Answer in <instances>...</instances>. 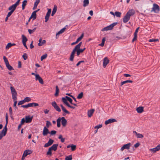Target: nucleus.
<instances>
[{
	"label": "nucleus",
	"mask_w": 160,
	"mask_h": 160,
	"mask_svg": "<svg viewBox=\"0 0 160 160\" xmlns=\"http://www.w3.org/2000/svg\"><path fill=\"white\" fill-rule=\"evenodd\" d=\"M31 105L32 104H30L29 103H28L27 105H22L21 107L27 108L28 107H30V106H31Z\"/></svg>",
	"instance_id": "37998d69"
},
{
	"label": "nucleus",
	"mask_w": 160,
	"mask_h": 160,
	"mask_svg": "<svg viewBox=\"0 0 160 160\" xmlns=\"http://www.w3.org/2000/svg\"><path fill=\"white\" fill-rule=\"evenodd\" d=\"M46 42V40H42V42L41 43H38V45L39 46H42Z\"/></svg>",
	"instance_id": "49530a36"
},
{
	"label": "nucleus",
	"mask_w": 160,
	"mask_h": 160,
	"mask_svg": "<svg viewBox=\"0 0 160 160\" xmlns=\"http://www.w3.org/2000/svg\"><path fill=\"white\" fill-rule=\"evenodd\" d=\"M52 105L54 108V109L57 111L60 112L61 110L59 107L58 106L56 103L55 101L53 102H52Z\"/></svg>",
	"instance_id": "39448f33"
},
{
	"label": "nucleus",
	"mask_w": 160,
	"mask_h": 160,
	"mask_svg": "<svg viewBox=\"0 0 160 160\" xmlns=\"http://www.w3.org/2000/svg\"><path fill=\"white\" fill-rule=\"evenodd\" d=\"M116 121V120L115 119L112 118L108 119L107 120H106L105 122V124L107 125L109 123L113 122Z\"/></svg>",
	"instance_id": "2eb2a0df"
},
{
	"label": "nucleus",
	"mask_w": 160,
	"mask_h": 160,
	"mask_svg": "<svg viewBox=\"0 0 160 160\" xmlns=\"http://www.w3.org/2000/svg\"><path fill=\"white\" fill-rule=\"evenodd\" d=\"M160 149V144L158 145L155 148L151 149L150 151L153 152V153L155 152L156 151H158Z\"/></svg>",
	"instance_id": "4468645a"
},
{
	"label": "nucleus",
	"mask_w": 160,
	"mask_h": 160,
	"mask_svg": "<svg viewBox=\"0 0 160 160\" xmlns=\"http://www.w3.org/2000/svg\"><path fill=\"white\" fill-rule=\"evenodd\" d=\"M59 89L58 87L56 86V92L54 94L55 96H57L58 95Z\"/></svg>",
	"instance_id": "2f4dec72"
},
{
	"label": "nucleus",
	"mask_w": 160,
	"mask_h": 160,
	"mask_svg": "<svg viewBox=\"0 0 160 160\" xmlns=\"http://www.w3.org/2000/svg\"><path fill=\"white\" fill-rule=\"evenodd\" d=\"M77 47L76 45L75 48L73 50L72 52H71V54L74 55L75 52H77L78 50L77 49Z\"/></svg>",
	"instance_id": "e433bc0d"
},
{
	"label": "nucleus",
	"mask_w": 160,
	"mask_h": 160,
	"mask_svg": "<svg viewBox=\"0 0 160 160\" xmlns=\"http://www.w3.org/2000/svg\"><path fill=\"white\" fill-rule=\"evenodd\" d=\"M109 61L108 58L105 57L103 59V65L104 68H105L107 65L109 63Z\"/></svg>",
	"instance_id": "6e6552de"
},
{
	"label": "nucleus",
	"mask_w": 160,
	"mask_h": 160,
	"mask_svg": "<svg viewBox=\"0 0 160 160\" xmlns=\"http://www.w3.org/2000/svg\"><path fill=\"white\" fill-rule=\"evenodd\" d=\"M23 100L24 101V102H30L31 100V99L29 97H26Z\"/></svg>",
	"instance_id": "a19ab883"
},
{
	"label": "nucleus",
	"mask_w": 160,
	"mask_h": 160,
	"mask_svg": "<svg viewBox=\"0 0 160 160\" xmlns=\"http://www.w3.org/2000/svg\"><path fill=\"white\" fill-rule=\"evenodd\" d=\"M17 93H13L12 94V98L13 99V100H17Z\"/></svg>",
	"instance_id": "c9c22d12"
},
{
	"label": "nucleus",
	"mask_w": 160,
	"mask_h": 160,
	"mask_svg": "<svg viewBox=\"0 0 160 160\" xmlns=\"http://www.w3.org/2000/svg\"><path fill=\"white\" fill-rule=\"evenodd\" d=\"M160 10V8L159 6L155 3H154L153 5V7L152 8L151 11V12H154L155 13H158Z\"/></svg>",
	"instance_id": "7ed1b4c3"
},
{
	"label": "nucleus",
	"mask_w": 160,
	"mask_h": 160,
	"mask_svg": "<svg viewBox=\"0 0 160 160\" xmlns=\"http://www.w3.org/2000/svg\"><path fill=\"white\" fill-rule=\"evenodd\" d=\"M35 80L37 81L38 80L39 78L40 77V75L39 74L35 75Z\"/></svg>",
	"instance_id": "052dcab7"
},
{
	"label": "nucleus",
	"mask_w": 160,
	"mask_h": 160,
	"mask_svg": "<svg viewBox=\"0 0 160 160\" xmlns=\"http://www.w3.org/2000/svg\"><path fill=\"white\" fill-rule=\"evenodd\" d=\"M22 43L26 42L28 41V39L24 35H22Z\"/></svg>",
	"instance_id": "a878e982"
},
{
	"label": "nucleus",
	"mask_w": 160,
	"mask_h": 160,
	"mask_svg": "<svg viewBox=\"0 0 160 160\" xmlns=\"http://www.w3.org/2000/svg\"><path fill=\"white\" fill-rule=\"evenodd\" d=\"M10 89L11 90V93H12V94L13 93H17L15 89L13 87L11 86L10 87Z\"/></svg>",
	"instance_id": "473e14b6"
},
{
	"label": "nucleus",
	"mask_w": 160,
	"mask_h": 160,
	"mask_svg": "<svg viewBox=\"0 0 160 160\" xmlns=\"http://www.w3.org/2000/svg\"><path fill=\"white\" fill-rule=\"evenodd\" d=\"M131 145V144L130 143H129L127 144H124L121 147L120 150L121 151H123L124 149H128L130 148Z\"/></svg>",
	"instance_id": "0eeeda50"
},
{
	"label": "nucleus",
	"mask_w": 160,
	"mask_h": 160,
	"mask_svg": "<svg viewBox=\"0 0 160 160\" xmlns=\"http://www.w3.org/2000/svg\"><path fill=\"white\" fill-rule=\"evenodd\" d=\"M5 132L3 130H2L0 132V135H2L3 137L4 136L7 134L6 132L5 133Z\"/></svg>",
	"instance_id": "09e8293b"
},
{
	"label": "nucleus",
	"mask_w": 160,
	"mask_h": 160,
	"mask_svg": "<svg viewBox=\"0 0 160 160\" xmlns=\"http://www.w3.org/2000/svg\"><path fill=\"white\" fill-rule=\"evenodd\" d=\"M6 65L8 69L9 70H14L13 68H12V66H11L10 64H9V62L8 63L6 64Z\"/></svg>",
	"instance_id": "cd10ccee"
},
{
	"label": "nucleus",
	"mask_w": 160,
	"mask_h": 160,
	"mask_svg": "<svg viewBox=\"0 0 160 160\" xmlns=\"http://www.w3.org/2000/svg\"><path fill=\"white\" fill-rule=\"evenodd\" d=\"M5 119H6V124L5 126L3 129L2 130H3L5 132V133H6V132H7V125L8 123V115L7 113H6V114Z\"/></svg>",
	"instance_id": "9d476101"
},
{
	"label": "nucleus",
	"mask_w": 160,
	"mask_h": 160,
	"mask_svg": "<svg viewBox=\"0 0 160 160\" xmlns=\"http://www.w3.org/2000/svg\"><path fill=\"white\" fill-rule=\"evenodd\" d=\"M13 12L12 11H10L8 13V14L7 16L8 17H9L11 15V14H12Z\"/></svg>",
	"instance_id": "338daca9"
},
{
	"label": "nucleus",
	"mask_w": 160,
	"mask_h": 160,
	"mask_svg": "<svg viewBox=\"0 0 160 160\" xmlns=\"http://www.w3.org/2000/svg\"><path fill=\"white\" fill-rule=\"evenodd\" d=\"M105 40H106L105 38V37L103 38L102 40V42L101 43L99 44V45L100 46H101V47H103L104 44L105 42Z\"/></svg>",
	"instance_id": "72a5a7b5"
},
{
	"label": "nucleus",
	"mask_w": 160,
	"mask_h": 160,
	"mask_svg": "<svg viewBox=\"0 0 160 160\" xmlns=\"http://www.w3.org/2000/svg\"><path fill=\"white\" fill-rule=\"evenodd\" d=\"M32 153V151L30 150H25L23 152V154L25 156H27L28 155L31 154Z\"/></svg>",
	"instance_id": "f3484780"
},
{
	"label": "nucleus",
	"mask_w": 160,
	"mask_h": 160,
	"mask_svg": "<svg viewBox=\"0 0 160 160\" xmlns=\"http://www.w3.org/2000/svg\"><path fill=\"white\" fill-rule=\"evenodd\" d=\"M36 13V11H33L31 14V16L32 17L33 20H34L37 17Z\"/></svg>",
	"instance_id": "c756f323"
},
{
	"label": "nucleus",
	"mask_w": 160,
	"mask_h": 160,
	"mask_svg": "<svg viewBox=\"0 0 160 160\" xmlns=\"http://www.w3.org/2000/svg\"><path fill=\"white\" fill-rule=\"evenodd\" d=\"M57 10V6L55 5L54 6L52 10V13L51 15L53 16Z\"/></svg>",
	"instance_id": "412c9836"
},
{
	"label": "nucleus",
	"mask_w": 160,
	"mask_h": 160,
	"mask_svg": "<svg viewBox=\"0 0 160 160\" xmlns=\"http://www.w3.org/2000/svg\"><path fill=\"white\" fill-rule=\"evenodd\" d=\"M121 13L119 12L116 11L115 12V15L116 17H121Z\"/></svg>",
	"instance_id": "58836bf2"
},
{
	"label": "nucleus",
	"mask_w": 160,
	"mask_h": 160,
	"mask_svg": "<svg viewBox=\"0 0 160 160\" xmlns=\"http://www.w3.org/2000/svg\"><path fill=\"white\" fill-rule=\"evenodd\" d=\"M102 124H99V125H97L94 128H97L98 129L99 128H100L102 127Z\"/></svg>",
	"instance_id": "e2e57ef3"
},
{
	"label": "nucleus",
	"mask_w": 160,
	"mask_h": 160,
	"mask_svg": "<svg viewBox=\"0 0 160 160\" xmlns=\"http://www.w3.org/2000/svg\"><path fill=\"white\" fill-rule=\"evenodd\" d=\"M82 44V42H80L76 45L77 47V56H78L80 54V53H82L86 49V48H84L83 49H80V48Z\"/></svg>",
	"instance_id": "f03ea898"
},
{
	"label": "nucleus",
	"mask_w": 160,
	"mask_h": 160,
	"mask_svg": "<svg viewBox=\"0 0 160 160\" xmlns=\"http://www.w3.org/2000/svg\"><path fill=\"white\" fill-rule=\"evenodd\" d=\"M24 103V101L23 100L20 101L18 103V105H22Z\"/></svg>",
	"instance_id": "bf43d9fd"
},
{
	"label": "nucleus",
	"mask_w": 160,
	"mask_h": 160,
	"mask_svg": "<svg viewBox=\"0 0 160 160\" xmlns=\"http://www.w3.org/2000/svg\"><path fill=\"white\" fill-rule=\"evenodd\" d=\"M61 118H59L57 120V126L58 128H60L61 126Z\"/></svg>",
	"instance_id": "b1692460"
},
{
	"label": "nucleus",
	"mask_w": 160,
	"mask_h": 160,
	"mask_svg": "<svg viewBox=\"0 0 160 160\" xmlns=\"http://www.w3.org/2000/svg\"><path fill=\"white\" fill-rule=\"evenodd\" d=\"M140 145V143L138 142L134 145V147L135 148H137Z\"/></svg>",
	"instance_id": "0e129e2a"
},
{
	"label": "nucleus",
	"mask_w": 160,
	"mask_h": 160,
	"mask_svg": "<svg viewBox=\"0 0 160 160\" xmlns=\"http://www.w3.org/2000/svg\"><path fill=\"white\" fill-rule=\"evenodd\" d=\"M135 13V12L134 9H131L129 10L126 13L127 15L130 18L131 16H133Z\"/></svg>",
	"instance_id": "9b49d317"
},
{
	"label": "nucleus",
	"mask_w": 160,
	"mask_h": 160,
	"mask_svg": "<svg viewBox=\"0 0 160 160\" xmlns=\"http://www.w3.org/2000/svg\"><path fill=\"white\" fill-rule=\"evenodd\" d=\"M61 119L62 125L64 127H65L67 123V120L65 119L64 117H62L61 118Z\"/></svg>",
	"instance_id": "f8f14e48"
},
{
	"label": "nucleus",
	"mask_w": 160,
	"mask_h": 160,
	"mask_svg": "<svg viewBox=\"0 0 160 160\" xmlns=\"http://www.w3.org/2000/svg\"><path fill=\"white\" fill-rule=\"evenodd\" d=\"M33 116L30 117L29 115L26 116H25V122L26 123H30L31 122Z\"/></svg>",
	"instance_id": "423d86ee"
},
{
	"label": "nucleus",
	"mask_w": 160,
	"mask_h": 160,
	"mask_svg": "<svg viewBox=\"0 0 160 160\" xmlns=\"http://www.w3.org/2000/svg\"><path fill=\"white\" fill-rule=\"evenodd\" d=\"M15 45L16 44L15 43H11L10 42L8 43L6 47V49H8L11 47Z\"/></svg>",
	"instance_id": "5701e85b"
},
{
	"label": "nucleus",
	"mask_w": 160,
	"mask_h": 160,
	"mask_svg": "<svg viewBox=\"0 0 160 160\" xmlns=\"http://www.w3.org/2000/svg\"><path fill=\"white\" fill-rule=\"evenodd\" d=\"M137 112L138 113H141L143 111V108L142 107H139L136 109Z\"/></svg>",
	"instance_id": "6ab92c4d"
},
{
	"label": "nucleus",
	"mask_w": 160,
	"mask_h": 160,
	"mask_svg": "<svg viewBox=\"0 0 160 160\" xmlns=\"http://www.w3.org/2000/svg\"><path fill=\"white\" fill-rule=\"evenodd\" d=\"M51 125V123L50 122L48 121H46V126L47 128H48L49 126Z\"/></svg>",
	"instance_id": "603ef678"
},
{
	"label": "nucleus",
	"mask_w": 160,
	"mask_h": 160,
	"mask_svg": "<svg viewBox=\"0 0 160 160\" xmlns=\"http://www.w3.org/2000/svg\"><path fill=\"white\" fill-rule=\"evenodd\" d=\"M16 7H15L14 5H12L10 6L8 8V10H11V11H12L13 12L15 10Z\"/></svg>",
	"instance_id": "bb28decb"
},
{
	"label": "nucleus",
	"mask_w": 160,
	"mask_h": 160,
	"mask_svg": "<svg viewBox=\"0 0 160 160\" xmlns=\"http://www.w3.org/2000/svg\"><path fill=\"white\" fill-rule=\"evenodd\" d=\"M62 101L64 103H65L67 106L69 104L67 102L68 100L67 98H66V96L65 97H63L62 98Z\"/></svg>",
	"instance_id": "393cba45"
},
{
	"label": "nucleus",
	"mask_w": 160,
	"mask_h": 160,
	"mask_svg": "<svg viewBox=\"0 0 160 160\" xmlns=\"http://www.w3.org/2000/svg\"><path fill=\"white\" fill-rule=\"evenodd\" d=\"M159 39H150L149 40V42H157L158 41Z\"/></svg>",
	"instance_id": "13d9d810"
},
{
	"label": "nucleus",
	"mask_w": 160,
	"mask_h": 160,
	"mask_svg": "<svg viewBox=\"0 0 160 160\" xmlns=\"http://www.w3.org/2000/svg\"><path fill=\"white\" fill-rule=\"evenodd\" d=\"M130 17L126 14V15L123 18V21L124 23H126L130 20Z\"/></svg>",
	"instance_id": "ddd939ff"
},
{
	"label": "nucleus",
	"mask_w": 160,
	"mask_h": 160,
	"mask_svg": "<svg viewBox=\"0 0 160 160\" xmlns=\"http://www.w3.org/2000/svg\"><path fill=\"white\" fill-rule=\"evenodd\" d=\"M58 144H53L51 147H50L48 150V151L47 152V155H49L50 156L52 155V151L53 150L54 151H56L58 148Z\"/></svg>",
	"instance_id": "f257e3e1"
},
{
	"label": "nucleus",
	"mask_w": 160,
	"mask_h": 160,
	"mask_svg": "<svg viewBox=\"0 0 160 160\" xmlns=\"http://www.w3.org/2000/svg\"><path fill=\"white\" fill-rule=\"evenodd\" d=\"M48 133H50L48 129L46 127H44L43 131V136H46Z\"/></svg>",
	"instance_id": "dca6fc26"
},
{
	"label": "nucleus",
	"mask_w": 160,
	"mask_h": 160,
	"mask_svg": "<svg viewBox=\"0 0 160 160\" xmlns=\"http://www.w3.org/2000/svg\"><path fill=\"white\" fill-rule=\"evenodd\" d=\"M40 0H36L35 2L34 3V4L38 5V4L40 2Z\"/></svg>",
	"instance_id": "774afa93"
},
{
	"label": "nucleus",
	"mask_w": 160,
	"mask_h": 160,
	"mask_svg": "<svg viewBox=\"0 0 160 160\" xmlns=\"http://www.w3.org/2000/svg\"><path fill=\"white\" fill-rule=\"evenodd\" d=\"M22 57L23 58L24 60H26L28 58V55L26 53H24Z\"/></svg>",
	"instance_id": "8fccbe9b"
},
{
	"label": "nucleus",
	"mask_w": 160,
	"mask_h": 160,
	"mask_svg": "<svg viewBox=\"0 0 160 160\" xmlns=\"http://www.w3.org/2000/svg\"><path fill=\"white\" fill-rule=\"evenodd\" d=\"M58 138L61 140V141L62 142H64L65 138H63L62 135H59Z\"/></svg>",
	"instance_id": "4c0bfd02"
},
{
	"label": "nucleus",
	"mask_w": 160,
	"mask_h": 160,
	"mask_svg": "<svg viewBox=\"0 0 160 160\" xmlns=\"http://www.w3.org/2000/svg\"><path fill=\"white\" fill-rule=\"evenodd\" d=\"M95 111L94 109H92L88 110V116L89 117H91Z\"/></svg>",
	"instance_id": "a211bd4d"
},
{
	"label": "nucleus",
	"mask_w": 160,
	"mask_h": 160,
	"mask_svg": "<svg viewBox=\"0 0 160 160\" xmlns=\"http://www.w3.org/2000/svg\"><path fill=\"white\" fill-rule=\"evenodd\" d=\"M3 58L4 61V62L5 63V64H6L9 62L8 59H7V58L5 56H3Z\"/></svg>",
	"instance_id": "5fc2aeb1"
},
{
	"label": "nucleus",
	"mask_w": 160,
	"mask_h": 160,
	"mask_svg": "<svg viewBox=\"0 0 160 160\" xmlns=\"http://www.w3.org/2000/svg\"><path fill=\"white\" fill-rule=\"evenodd\" d=\"M66 98H67V99L68 100V101L70 103L74 105L75 106H77V104L73 103L72 102V100L68 96H66Z\"/></svg>",
	"instance_id": "aec40b11"
},
{
	"label": "nucleus",
	"mask_w": 160,
	"mask_h": 160,
	"mask_svg": "<svg viewBox=\"0 0 160 160\" xmlns=\"http://www.w3.org/2000/svg\"><path fill=\"white\" fill-rule=\"evenodd\" d=\"M133 81L132 80H127L126 81H125L123 82H121L120 85L121 86H122L123 85L126 83H132V82Z\"/></svg>",
	"instance_id": "4be33fe9"
},
{
	"label": "nucleus",
	"mask_w": 160,
	"mask_h": 160,
	"mask_svg": "<svg viewBox=\"0 0 160 160\" xmlns=\"http://www.w3.org/2000/svg\"><path fill=\"white\" fill-rule=\"evenodd\" d=\"M57 132L55 130H52L50 132V133L52 135H53L56 134Z\"/></svg>",
	"instance_id": "6e6d98bb"
},
{
	"label": "nucleus",
	"mask_w": 160,
	"mask_h": 160,
	"mask_svg": "<svg viewBox=\"0 0 160 160\" xmlns=\"http://www.w3.org/2000/svg\"><path fill=\"white\" fill-rule=\"evenodd\" d=\"M71 150L72 151L75 150L76 148V146L73 144L71 145Z\"/></svg>",
	"instance_id": "de8ad7c7"
},
{
	"label": "nucleus",
	"mask_w": 160,
	"mask_h": 160,
	"mask_svg": "<svg viewBox=\"0 0 160 160\" xmlns=\"http://www.w3.org/2000/svg\"><path fill=\"white\" fill-rule=\"evenodd\" d=\"M62 110L63 111L65 112V113H66V114H69L70 112H69L64 107H63L62 108H61Z\"/></svg>",
	"instance_id": "ea45409f"
},
{
	"label": "nucleus",
	"mask_w": 160,
	"mask_h": 160,
	"mask_svg": "<svg viewBox=\"0 0 160 160\" xmlns=\"http://www.w3.org/2000/svg\"><path fill=\"white\" fill-rule=\"evenodd\" d=\"M74 55L71 54L70 58V60L71 61H73L74 58Z\"/></svg>",
	"instance_id": "680f3d73"
},
{
	"label": "nucleus",
	"mask_w": 160,
	"mask_h": 160,
	"mask_svg": "<svg viewBox=\"0 0 160 160\" xmlns=\"http://www.w3.org/2000/svg\"><path fill=\"white\" fill-rule=\"evenodd\" d=\"M137 137L138 138H142L143 137V136L141 134L138 133L137 135Z\"/></svg>",
	"instance_id": "4d7b16f0"
},
{
	"label": "nucleus",
	"mask_w": 160,
	"mask_h": 160,
	"mask_svg": "<svg viewBox=\"0 0 160 160\" xmlns=\"http://www.w3.org/2000/svg\"><path fill=\"white\" fill-rule=\"evenodd\" d=\"M83 93L82 92H81L80 94H79L78 96H77V98L78 99H80L82 98L83 96Z\"/></svg>",
	"instance_id": "79ce46f5"
},
{
	"label": "nucleus",
	"mask_w": 160,
	"mask_h": 160,
	"mask_svg": "<svg viewBox=\"0 0 160 160\" xmlns=\"http://www.w3.org/2000/svg\"><path fill=\"white\" fill-rule=\"evenodd\" d=\"M25 122V120L24 118H23L21 120L20 124L23 125Z\"/></svg>",
	"instance_id": "69168bd1"
},
{
	"label": "nucleus",
	"mask_w": 160,
	"mask_h": 160,
	"mask_svg": "<svg viewBox=\"0 0 160 160\" xmlns=\"http://www.w3.org/2000/svg\"><path fill=\"white\" fill-rule=\"evenodd\" d=\"M47 56V54H44L42 55L41 57V61H42L43 59H45Z\"/></svg>",
	"instance_id": "a18cd8bd"
},
{
	"label": "nucleus",
	"mask_w": 160,
	"mask_h": 160,
	"mask_svg": "<svg viewBox=\"0 0 160 160\" xmlns=\"http://www.w3.org/2000/svg\"><path fill=\"white\" fill-rule=\"evenodd\" d=\"M72 155H70L69 156H66V157L65 160H72Z\"/></svg>",
	"instance_id": "c03bdc74"
},
{
	"label": "nucleus",
	"mask_w": 160,
	"mask_h": 160,
	"mask_svg": "<svg viewBox=\"0 0 160 160\" xmlns=\"http://www.w3.org/2000/svg\"><path fill=\"white\" fill-rule=\"evenodd\" d=\"M89 4V0H84L83 6L84 7L88 6Z\"/></svg>",
	"instance_id": "f704fd0d"
},
{
	"label": "nucleus",
	"mask_w": 160,
	"mask_h": 160,
	"mask_svg": "<svg viewBox=\"0 0 160 160\" xmlns=\"http://www.w3.org/2000/svg\"><path fill=\"white\" fill-rule=\"evenodd\" d=\"M38 80L39 81L40 83H41L42 84H43L44 82L43 80L41 77L39 78L38 79Z\"/></svg>",
	"instance_id": "864d4df0"
},
{
	"label": "nucleus",
	"mask_w": 160,
	"mask_h": 160,
	"mask_svg": "<svg viewBox=\"0 0 160 160\" xmlns=\"http://www.w3.org/2000/svg\"><path fill=\"white\" fill-rule=\"evenodd\" d=\"M54 142V140L51 139L49 140L48 142L46 143L44 146V147L46 148L51 145Z\"/></svg>",
	"instance_id": "1a4fd4ad"
},
{
	"label": "nucleus",
	"mask_w": 160,
	"mask_h": 160,
	"mask_svg": "<svg viewBox=\"0 0 160 160\" xmlns=\"http://www.w3.org/2000/svg\"><path fill=\"white\" fill-rule=\"evenodd\" d=\"M50 15V13H49V12H47L46 16L45 17V22H47L48 20L49 17Z\"/></svg>",
	"instance_id": "7c9ffc66"
},
{
	"label": "nucleus",
	"mask_w": 160,
	"mask_h": 160,
	"mask_svg": "<svg viewBox=\"0 0 160 160\" xmlns=\"http://www.w3.org/2000/svg\"><path fill=\"white\" fill-rule=\"evenodd\" d=\"M117 22H114L113 23L110 25L106 27L103 28H102V31H106L110 30H112L113 27L117 24Z\"/></svg>",
	"instance_id": "20e7f679"
},
{
	"label": "nucleus",
	"mask_w": 160,
	"mask_h": 160,
	"mask_svg": "<svg viewBox=\"0 0 160 160\" xmlns=\"http://www.w3.org/2000/svg\"><path fill=\"white\" fill-rule=\"evenodd\" d=\"M30 104H32L31 106V105L30 106V107H33V106L36 107V106H38L39 105L38 103H35L34 102L30 103Z\"/></svg>",
	"instance_id": "3c124183"
},
{
	"label": "nucleus",
	"mask_w": 160,
	"mask_h": 160,
	"mask_svg": "<svg viewBox=\"0 0 160 160\" xmlns=\"http://www.w3.org/2000/svg\"><path fill=\"white\" fill-rule=\"evenodd\" d=\"M27 1L26 0H24L22 2V10H23L25 9V6L27 5Z\"/></svg>",
	"instance_id": "c85d7f7f"
}]
</instances>
